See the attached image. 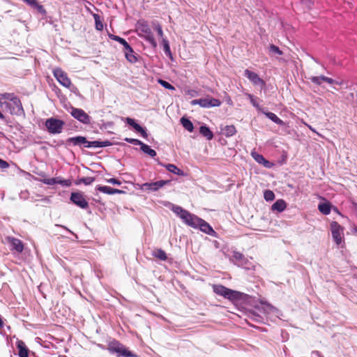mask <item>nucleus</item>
Here are the masks:
<instances>
[{"label":"nucleus","mask_w":357,"mask_h":357,"mask_svg":"<svg viewBox=\"0 0 357 357\" xmlns=\"http://www.w3.org/2000/svg\"><path fill=\"white\" fill-rule=\"evenodd\" d=\"M172 211L176 213L187 225L193 228L199 227L202 231L211 236H215V231L210 226V225L203 219L192 213H190L179 206L173 205L172 207Z\"/></svg>","instance_id":"nucleus-1"},{"label":"nucleus","mask_w":357,"mask_h":357,"mask_svg":"<svg viewBox=\"0 0 357 357\" xmlns=\"http://www.w3.org/2000/svg\"><path fill=\"white\" fill-rule=\"evenodd\" d=\"M68 144H72L74 146L83 145L86 148H100L110 146L112 144L109 141H93L89 142L85 137L77 136L70 137L67 139Z\"/></svg>","instance_id":"nucleus-2"},{"label":"nucleus","mask_w":357,"mask_h":357,"mask_svg":"<svg viewBox=\"0 0 357 357\" xmlns=\"http://www.w3.org/2000/svg\"><path fill=\"white\" fill-rule=\"evenodd\" d=\"M213 289L216 294L222 296L231 302H236L241 300L244 295L240 291L228 289L220 284L213 285Z\"/></svg>","instance_id":"nucleus-3"},{"label":"nucleus","mask_w":357,"mask_h":357,"mask_svg":"<svg viewBox=\"0 0 357 357\" xmlns=\"http://www.w3.org/2000/svg\"><path fill=\"white\" fill-rule=\"evenodd\" d=\"M137 31L139 37L144 38L153 47L157 46V43L154 39L152 31L145 22L138 23L137 26Z\"/></svg>","instance_id":"nucleus-4"},{"label":"nucleus","mask_w":357,"mask_h":357,"mask_svg":"<svg viewBox=\"0 0 357 357\" xmlns=\"http://www.w3.org/2000/svg\"><path fill=\"white\" fill-rule=\"evenodd\" d=\"M65 122L56 118L51 117L46 119L45 126L49 133L57 135L62 132Z\"/></svg>","instance_id":"nucleus-5"},{"label":"nucleus","mask_w":357,"mask_h":357,"mask_svg":"<svg viewBox=\"0 0 357 357\" xmlns=\"http://www.w3.org/2000/svg\"><path fill=\"white\" fill-rule=\"evenodd\" d=\"M0 105L2 108L8 111L11 114L21 116L24 113L20 99H15L13 102H3V101H0Z\"/></svg>","instance_id":"nucleus-6"},{"label":"nucleus","mask_w":357,"mask_h":357,"mask_svg":"<svg viewBox=\"0 0 357 357\" xmlns=\"http://www.w3.org/2000/svg\"><path fill=\"white\" fill-rule=\"evenodd\" d=\"M190 104L191 105H199L203 108H211L220 106L221 101L218 99L207 96L205 98L192 100Z\"/></svg>","instance_id":"nucleus-7"},{"label":"nucleus","mask_w":357,"mask_h":357,"mask_svg":"<svg viewBox=\"0 0 357 357\" xmlns=\"http://www.w3.org/2000/svg\"><path fill=\"white\" fill-rule=\"evenodd\" d=\"M331 231L332 237L337 245H340L344 240V228L337 222L333 221L331 223Z\"/></svg>","instance_id":"nucleus-8"},{"label":"nucleus","mask_w":357,"mask_h":357,"mask_svg":"<svg viewBox=\"0 0 357 357\" xmlns=\"http://www.w3.org/2000/svg\"><path fill=\"white\" fill-rule=\"evenodd\" d=\"M53 74L56 79L66 88H70L71 86V81L68 77L67 74L59 68H55L53 70Z\"/></svg>","instance_id":"nucleus-9"},{"label":"nucleus","mask_w":357,"mask_h":357,"mask_svg":"<svg viewBox=\"0 0 357 357\" xmlns=\"http://www.w3.org/2000/svg\"><path fill=\"white\" fill-rule=\"evenodd\" d=\"M70 113L75 119L79 122L84 124L90 123L91 118L83 109L71 107Z\"/></svg>","instance_id":"nucleus-10"},{"label":"nucleus","mask_w":357,"mask_h":357,"mask_svg":"<svg viewBox=\"0 0 357 357\" xmlns=\"http://www.w3.org/2000/svg\"><path fill=\"white\" fill-rule=\"evenodd\" d=\"M111 348L118 354L119 356L138 357L137 354L131 352L127 347L119 342L114 343L111 346Z\"/></svg>","instance_id":"nucleus-11"},{"label":"nucleus","mask_w":357,"mask_h":357,"mask_svg":"<svg viewBox=\"0 0 357 357\" xmlns=\"http://www.w3.org/2000/svg\"><path fill=\"white\" fill-rule=\"evenodd\" d=\"M169 181H158L155 182L144 183L140 185V190L147 192H155L167 184Z\"/></svg>","instance_id":"nucleus-12"},{"label":"nucleus","mask_w":357,"mask_h":357,"mask_svg":"<svg viewBox=\"0 0 357 357\" xmlns=\"http://www.w3.org/2000/svg\"><path fill=\"white\" fill-rule=\"evenodd\" d=\"M71 202L81 208L86 209L89 206L88 202L86 200L82 192H72L70 195Z\"/></svg>","instance_id":"nucleus-13"},{"label":"nucleus","mask_w":357,"mask_h":357,"mask_svg":"<svg viewBox=\"0 0 357 357\" xmlns=\"http://www.w3.org/2000/svg\"><path fill=\"white\" fill-rule=\"evenodd\" d=\"M245 76L248 77L255 85H264V82L258 76V75L249 70H245Z\"/></svg>","instance_id":"nucleus-14"},{"label":"nucleus","mask_w":357,"mask_h":357,"mask_svg":"<svg viewBox=\"0 0 357 357\" xmlns=\"http://www.w3.org/2000/svg\"><path fill=\"white\" fill-rule=\"evenodd\" d=\"M251 155L257 162L263 165L264 167L266 168H271L273 167V163L265 159V158L262 155L259 154L256 152H252Z\"/></svg>","instance_id":"nucleus-15"},{"label":"nucleus","mask_w":357,"mask_h":357,"mask_svg":"<svg viewBox=\"0 0 357 357\" xmlns=\"http://www.w3.org/2000/svg\"><path fill=\"white\" fill-rule=\"evenodd\" d=\"M8 241L12 246V250H14L20 253L23 251L24 245L20 239L13 237H8Z\"/></svg>","instance_id":"nucleus-16"},{"label":"nucleus","mask_w":357,"mask_h":357,"mask_svg":"<svg viewBox=\"0 0 357 357\" xmlns=\"http://www.w3.org/2000/svg\"><path fill=\"white\" fill-rule=\"evenodd\" d=\"M96 190L107 195L121 194L123 192L121 190L112 188L107 185H98Z\"/></svg>","instance_id":"nucleus-17"},{"label":"nucleus","mask_w":357,"mask_h":357,"mask_svg":"<svg viewBox=\"0 0 357 357\" xmlns=\"http://www.w3.org/2000/svg\"><path fill=\"white\" fill-rule=\"evenodd\" d=\"M261 304L264 312L267 314L272 313L275 314L278 317H280L281 313L278 309H277L276 307H273V305L266 302L261 301Z\"/></svg>","instance_id":"nucleus-18"},{"label":"nucleus","mask_w":357,"mask_h":357,"mask_svg":"<svg viewBox=\"0 0 357 357\" xmlns=\"http://www.w3.org/2000/svg\"><path fill=\"white\" fill-rule=\"evenodd\" d=\"M17 347L19 351L18 354L20 357H28L29 351L23 341L18 340L17 342Z\"/></svg>","instance_id":"nucleus-19"},{"label":"nucleus","mask_w":357,"mask_h":357,"mask_svg":"<svg viewBox=\"0 0 357 357\" xmlns=\"http://www.w3.org/2000/svg\"><path fill=\"white\" fill-rule=\"evenodd\" d=\"M245 257L239 252L234 251L230 260L236 265H242Z\"/></svg>","instance_id":"nucleus-20"},{"label":"nucleus","mask_w":357,"mask_h":357,"mask_svg":"<svg viewBox=\"0 0 357 357\" xmlns=\"http://www.w3.org/2000/svg\"><path fill=\"white\" fill-rule=\"evenodd\" d=\"M287 204L283 199L277 200L271 206L273 211L278 212H282L285 210Z\"/></svg>","instance_id":"nucleus-21"},{"label":"nucleus","mask_w":357,"mask_h":357,"mask_svg":"<svg viewBox=\"0 0 357 357\" xmlns=\"http://www.w3.org/2000/svg\"><path fill=\"white\" fill-rule=\"evenodd\" d=\"M123 51L125 53V56L129 62L132 63H135L137 62V58L135 56L134 51L131 47H130L129 49L124 50Z\"/></svg>","instance_id":"nucleus-22"},{"label":"nucleus","mask_w":357,"mask_h":357,"mask_svg":"<svg viewBox=\"0 0 357 357\" xmlns=\"http://www.w3.org/2000/svg\"><path fill=\"white\" fill-rule=\"evenodd\" d=\"M163 166L170 172L178 175V176H184V172L178 168L175 165L173 164H167L163 165Z\"/></svg>","instance_id":"nucleus-23"},{"label":"nucleus","mask_w":357,"mask_h":357,"mask_svg":"<svg viewBox=\"0 0 357 357\" xmlns=\"http://www.w3.org/2000/svg\"><path fill=\"white\" fill-rule=\"evenodd\" d=\"M318 209L322 214L328 215L331 211V205L329 202L320 203Z\"/></svg>","instance_id":"nucleus-24"},{"label":"nucleus","mask_w":357,"mask_h":357,"mask_svg":"<svg viewBox=\"0 0 357 357\" xmlns=\"http://www.w3.org/2000/svg\"><path fill=\"white\" fill-rule=\"evenodd\" d=\"M200 134L206 137L208 140H211L213 137V134L211 130L206 126H202L199 128Z\"/></svg>","instance_id":"nucleus-25"},{"label":"nucleus","mask_w":357,"mask_h":357,"mask_svg":"<svg viewBox=\"0 0 357 357\" xmlns=\"http://www.w3.org/2000/svg\"><path fill=\"white\" fill-rule=\"evenodd\" d=\"M264 114L271 121H273L274 123L282 126L284 124V121L281 120L280 118L277 116L276 114H275L273 112H264Z\"/></svg>","instance_id":"nucleus-26"},{"label":"nucleus","mask_w":357,"mask_h":357,"mask_svg":"<svg viewBox=\"0 0 357 357\" xmlns=\"http://www.w3.org/2000/svg\"><path fill=\"white\" fill-rule=\"evenodd\" d=\"M222 131L226 137H231V136L234 135L236 132V128L233 125L225 126L222 129Z\"/></svg>","instance_id":"nucleus-27"},{"label":"nucleus","mask_w":357,"mask_h":357,"mask_svg":"<svg viewBox=\"0 0 357 357\" xmlns=\"http://www.w3.org/2000/svg\"><path fill=\"white\" fill-rule=\"evenodd\" d=\"M15 99H19L13 93H3L0 94V101H3V102H13Z\"/></svg>","instance_id":"nucleus-28"},{"label":"nucleus","mask_w":357,"mask_h":357,"mask_svg":"<svg viewBox=\"0 0 357 357\" xmlns=\"http://www.w3.org/2000/svg\"><path fill=\"white\" fill-rule=\"evenodd\" d=\"M152 256L155 258H158L162 261H165L167 259V255L164 250L162 249H155L152 251Z\"/></svg>","instance_id":"nucleus-29"},{"label":"nucleus","mask_w":357,"mask_h":357,"mask_svg":"<svg viewBox=\"0 0 357 357\" xmlns=\"http://www.w3.org/2000/svg\"><path fill=\"white\" fill-rule=\"evenodd\" d=\"M109 37L110 39L114 40L117 41L119 43H121L123 46L124 50L129 49L130 47V45L126 42V40L125 39H123L119 36H115L113 34H109Z\"/></svg>","instance_id":"nucleus-30"},{"label":"nucleus","mask_w":357,"mask_h":357,"mask_svg":"<svg viewBox=\"0 0 357 357\" xmlns=\"http://www.w3.org/2000/svg\"><path fill=\"white\" fill-rule=\"evenodd\" d=\"M141 150L146 154L150 155L153 158L156 155V151L150 148L149 146L143 143L140 147Z\"/></svg>","instance_id":"nucleus-31"},{"label":"nucleus","mask_w":357,"mask_h":357,"mask_svg":"<svg viewBox=\"0 0 357 357\" xmlns=\"http://www.w3.org/2000/svg\"><path fill=\"white\" fill-rule=\"evenodd\" d=\"M26 4L30 6L31 8L37 9L40 12L44 11L43 7L40 5L37 0H22Z\"/></svg>","instance_id":"nucleus-32"},{"label":"nucleus","mask_w":357,"mask_h":357,"mask_svg":"<svg viewBox=\"0 0 357 357\" xmlns=\"http://www.w3.org/2000/svg\"><path fill=\"white\" fill-rule=\"evenodd\" d=\"M181 123L185 129H186L189 132H192L193 130V124L188 119L185 117H182L181 119Z\"/></svg>","instance_id":"nucleus-33"},{"label":"nucleus","mask_w":357,"mask_h":357,"mask_svg":"<svg viewBox=\"0 0 357 357\" xmlns=\"http://www.w3.org/2000/svg\"><path fill=\"white\" fill-rule=\"evenodd\" d=\"M269 53L272 56H280L282 55V51L280 50V48L275 45H271L269 46Z\"/></svg>","instance_id":"nucleus-34"},{"label":"nucleus","mask_w":357,"mask_h":357,"mask_svg":"<svg viewBox=\"0 0 357 357\" xmlns=\"http://www.w3.org/2000/svg\"><path fill=\"white\" fill-rule=\"evenodd\" d=\"M310 79L312 83H314L317 85H321L322 82H325L326 76H324V75L313 76V77H311Z\"/></svg>","instance_id":"nucleus-35"},{"label":"nucleus","mask_w":357,"mask_h":357,"mask_svg":"<svg viewBox=\"0 0 357 357\" xmlns=\"http://www.w3.org/2000/svg\"><path fill=\"white\" fill-rule=\"evenodd\" d=\"M133 128L138 132L141 133L142 136L144 138L147 137V133L145 130L139 126L138 123H135V124L132 125Z\"/></svg>","instance_id":"nucleus-36"},{"label":"nucleus","mask_w":357,"mask_h":357,"mask_svg":"<svg viewBox=\"0 0 357 357\" xmlns=\"http://www.w3.org/2000/svg\"><path fill=\"white\" fill-rule=\"evenodd\" d=\"M133 128L138 132L141 133L142 136L144 138L147 137V133L145 130L139 126L138 123H135V124L132 125Z\"/></svg>","instance_id":"nucleus-37"},{"label":"nucleus","mask_w":357,"mask_h":357,"mask_svg":"<svg viewBox=\"0 0 357 357\" xmlns=\"http://www.w3.org/2000/svg\"><path fill=\"white\" fill-rule=\"evenodd\" d=\"M55 178H56V184H60L62 186H66V187H68L71 185L70 180L63 179L60 177H56Z\"/></svg>","instance_id":"nucleus-38"},{"label":"nucleus","mask_w":357,"mask_h":357,"mask_svg":"<svg viewBox=\"0 0 357 357\" xmlns=\"http://www.w3.org/2000/svg\"><path fill=\"white\" fill-rule=\"evenodd\" d=\"M93 17H94V19H95V22H96V28L97 30H99V31H101L103 29V24L102 22L100 21V17L98 16V15L97 14H95L93 15Z\"/></svg>","instance_id":"nucleus-39"},{"label":"nucleus","mask_w":357,"mask_h":357,"mask_svg":"<svg viewBox=\"0 0 357 357\" xmlns=\"http://www.w3.org/2000/svg\"><path fill=\"white\" fill-rule=\"evenodd\" d=\"M158 82L163 87H165V89H169V90H172V91H174L175 90V88L174 86H172L171 84H169V82L163 80V79H159L158 80Z\"/></svg>","instance_id":"nucleus-40"},{"label":"nucleus","mask_w":357,"mask_h":357,"mask_svg":"<svg viewBox=\"0 0 357 357\" xmlns=\"http://www.w3.org/2000/svg\"><path fill=\"white\" fill-rule=\"evenodd\" d=\"M264 197L266 201H272L275 198V195L271 190H267L264 193Z\"/></svg>","instance_id":"nucleus-41"},{"label":"nucleus","mask_w":357,"mask_h":357,"mask_svg":"<svg viewBox=\"0 0 357 357\" xmlns=\"http://www.w3.org/2000/svg\"><path fill=\"white\" fill-rule=\"evenodd\" d=\"M162 43H163V46H164L165 53L167 56H172V54H171V51H170V47H169V43H168L167 40L163 38L162 39Z\"/></svg>","instance_id":"nucleus-42"},{"label":"nucleus","mask_w":357,"mask_h":357,"mask_svg":"<svg viewBox=\"0 0 357 357\" xmlns=\"http://www.w3.org/2000/svg\"><path fill=\"white\" fill-rule=\"evenodd\" d=\"M246 96L249 98L250 102L255 107L257 108L258 109H260L259 105L257 102L256 98H255L252 94L250 93H246Z\"/></svg>","instance_id":"nucleus-43"},{"label":"nucleus","mask_w":357,"mask_h":357,"mask_svg":"<svg viewBox=\"0 0 357 357\" xmlns=\"http://www.w3.org/2000/svg\"><path fill=\"white\" fill-rule=\"evenodd\" d=\"M124 140L128 143H130V144H132L135 145H139L140 146L143 144L142 142H141L140 140L137 139L126 138Z\"/></svg>","instance_id":"nucleus-44"},{"label":"nucleus","mask_w":357,"mask_h":357,"mask_svg":"<svg viewBox=\"0 0 357 357\" xmlns=\"http://www.w3.org/2000/svg\"><path fill=\"white\" fill-rule=\"evenodd\" d=\"M42 182L46 185H54L56 184V178H43L42 180Z\"/></svg>","instance_id":"nucleus-45"},{"label":"nucleus","mask_w":357,"mask_h":357,"mask_svg":"<svg viewBox=\"0 0 357 357\" xmlns=\"http://www.w3.org/2000/svg\"><path fill=\"white\" fill-rule=\"evenodd\" d=\"M242 265H238V266L243 267L244 268L250 269L251 263L249 261V260L246 258L243 259V261H242Z\"/></svg>","instance_id":"nucleus-46"},{"label":"nucleus","mask_w":357,"mask_h":357,"mask_svg":"<svg viewBox=\"0 0 357 357\" xmlns=\"http://www.w3.org/2000/svg\"><path fill=\"white\" fill-rule=\"evenodd\" d=\"M242 265H238V266L243 267L244 268L250 269L251 263L249 261V260L246 258L243 259V261H242Z\"/></svg>","instance_id":"nucleus-47"},{"label":"nucleus","mask_w":357,"mask_h":357,"mask_svg":"<svg viewBox=\"0 0 357 357\" xmlns=\"http://www.w3.org/2000/svg\"><path fill=\"white\" fill-rule=\"evenodd\" d=\"M325 82H327L330 84H335L337 85H341L342 84L341 82L335 81L333 79L328 77H326Z\"/></svg>","instance_id":"nucleus-48"},{"label":"nucleus","mask_w":357,"mask_h":357,"mask_svg":"<svg viewBox=\"0 0 357 357\" xmlns=\"http://www.w3.org/2000/svg\"><path fill=\"white\" fill-rule=\"evenodd\" d=\"M107 182L109 183H111L113 185H120L121 184V182L119 180L114 178L107 179Z\"/></svg>","instance_id":"nucleus-49"},{"label":"nucleus","mask_w":357,"mask_h":357,"mask_svg":"<svg viewBox=\"0 0 357 357\" xmlns=\"http://www.w3.org/2000/svg\"><path fill=\"white\" fill-rule=\"evenodd\" d=\"M82 181L86 185H90L94 181V178L92 177H86L82 178Z\"/></svg>","instance_id":"nucleus-50"},{"label":"nucleus","mask_w":357,"mask_h":357,"mask_svg":"<svg viewBox=\"0 0 357 357\" xmlns=\"http://www.w3.org/2000/svg\"><path fill=\"white\" fill-rule=\"evenodd\" d=\"M8 167H9L8 163L6 161L1 160L0 158V169H4L8 168Z\"/></svg>","instance_id":"nucleus-51"},{"label":"nucleus","mask_w":357,"mask_h":357,"mask_svg":"<svg viewBox=\"0 0 357 357\" xmlns=\"http://www.w3.org/2000/svg\"><path fill=\"white\" fill-rule=\"evenodd\" d=\"M126 122L128 125L131 126L132 127V125L135 124V123H136L135 121L133 119H131V118H129V117L126 119Z\"/></svg>","instance_id":"nucleus-52"},{"label":"nucleus","mask_w":357,"mask_h":357,"mask_svg":"<svg viewBox=\"0 0 357 357\" xmlns=\"http://www.w3.org/2000/svg\"><path fill=\"white\" fill-rule=\"evenodd\" d=\"M156 30H157V32H158V35H159L160 37H162V36H163V31H162V27H161L160 25H158V26H156Z\"/></svg>","instance_id":"nucleus-53"},{"label":"nucleus","mask_w":357,"mask_h":357,"mask_svg":"<svg viewBox=\"0 0 357 357\" xmlns=\"http://www.w3.org/2000/svg\"><path fill=\"white\" fill-rule=\"evenodd\" d=\"M312 357H323L321 354L317 351H312Z\"/></svg>","instance_id":"nucleus-54"},{"label":"nucleus","mask_w":357,"mask_h":357,"mask_svg":"<svg viewBox=\"0 0 357 357\" xmlns=\"http://www.w3.org/2000/svg\"><path fill=\"white\" fill-rule=\"evenodd\" d=\"M188 94L190 95V96L193 97L197 95V92L194 90H189L188 91Z\"/></svg>","instance_id":"nucleus-55"},{"label":"nucleus","mask_w":357,"mask_h":357,"mask_svg":"<svg viewBox=\"0 0 357 357\" xmlns=\"http://www.w3.org/2000/svg\"><path fill=\"white\" fill-rule=\"evenodd\" d=\"M69 89H70V90L72 92H73V93H77V87H76V86H75L74 85H73L72 84H71V86H70Z\"/></svg>","instance_id":"nucleus-56"},{"label":"nucleus","mask_w":357,"mask_h":357,"mask_svg":"<svg viewBox=\"0 0 357 357\" xmlns=\"http://www.w3.org/2000/svg\"><path fill=\"white\" fill-rule=\"evenodd\" d=\"M59 227L66 229L68 232L71 233V234H73V232L72 231H70V229H68V228H66V227L64 226H62V225H59Z\"/></svg>","instance_id":"nucleus-57"},{"label":"nucleus","mask_w":357,"mask_h":357,"mask_svg":"<svg viewBox=\"0 0 357 357\" xmlns=\"http://www.w3.org/2000/svg\"><path fill=\"white\" fill-rule=\"evenodd\" d=\"M0 119H4V116L3 114L0 112Z\"/></svg>","instance_id":"nucleus-58"},{"label":"nucleus","mask_w":357,"mask_h":357,"mask_svg":"<svg viewBox=\"0 0 357 357\" xmlns=\"http://www.w3.org/2000/svg\"><path fill=\"white\" fill-rule=\"evenodd\" d=\"M309 4H311V1H309ZM307 6H310V5H307Z\"/></svg>","instance_id":"nucleus-59"}]
</instances>
